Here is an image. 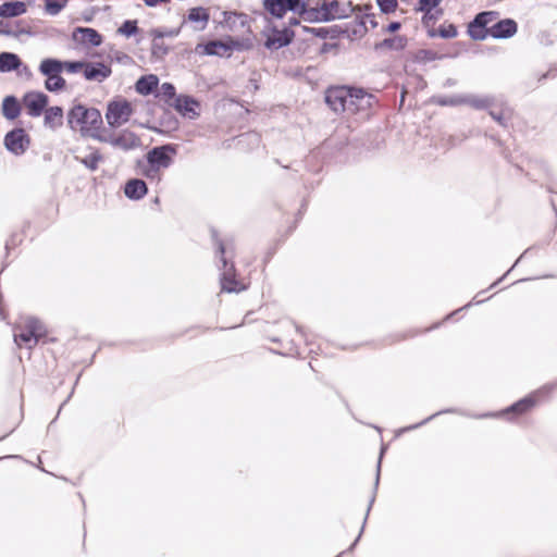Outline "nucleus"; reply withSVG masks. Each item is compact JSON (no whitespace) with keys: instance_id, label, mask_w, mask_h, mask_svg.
Instances as JSON below:
<instances>
[{"instance_id":"f257e3e1","label":"nucleus","mask_w":557,"mask_h":557,"mask_svg":"<svg viewBox=\"0 0 557 557\" xmlns=\"http://www.w3.org/2000/svg\"><path fill=\"white\" fill-rule=\"evenodd\" d=\"M67 125L71 129H79L81 135L84 137L101 136V128L103 120L101 112L94 107H88L83 103L74 104L67 112Z\"/></svg>"},{"instance_id":"f03ea898","label":"nucleus","mask_w":557,"mask_h":557,"mask_svg":"<svg viewBox=\"0 0 557 557\" xmlns=\"http://www.w3.org/2000/svg\"><path fill=\"white\" fill-rule=\"evenodd\" d=\"M211 239L216 249L219 262L221 263L220 270V282L222 292L226 293H239L246 287L244 284L236 278V269L233 262H230L226 258V247L224 242L220 238L216 228H210Z\"/></svg>"},{"instance_id":"7ed1b4c3","label":"nucleus","mask_w":557,"mask_h":557,"mask_svg":"<svg viewBox=\"0 0 557 557\" xmlns=\"http://www.w3.org/2000/svg\"><path fill=\"white\" fill-rule=\"evenodd\" d=\"M38 71L46 77L44 85L49 92H60L66 88V81L61 75V60L46 58L41 60Z\"/></svg>"},{"instance_id":"20e7f679","label":"nucleus","mask_w":557,"mask_h":557,"mask_svg":"<svg viewBox=\"0 0 557 557\" xmlns=\"http://www.w3.org/2000/svg\"><path fill=\"white\" fill-rule=\"evenodd\" d=\"M268 25L261 32V35L265 38L263 41L265 49L276 51L293 44L296 36L293 29H289V27L278 28L271 20H268Z\"/></svg>"},{"instance_id":"39448f33","label":"nucleus","mask_w":557,"mask_h":557,"mask_svg":"<svg viewBox=\"0 0 557 557\" xmlns=\"http://www.w3.org/2000/svg\"><path fill=\"white\" fill-rule=\"evenodd\" d=\"M134 113L132 103L123 97H115L107 103L106 120L111 128L127 123Z\"/></svg>"},{"instance_id":"423d86ee","label":"nucleus","mask_w":557,"mask_h":557,"mask_svg":"<svg viewBox=\"0 0 557 557\" xmlns=\"http://www.w3.org/2000/svg\"><path fill=\"white\" fill-rule=\"evenodd\" d=\"M499 15L497 11H482L475 14L472 21L468 23L467 34L475 41H483L490 36L488 24L495 21Z\"/></svg>"},{"instance_id":"0eeeda50","label":"nucleus","mask_w":557,"mask_h":557,"mask_svg":"<svg viewBox=\"0 0 557 557\" xmlns=\"http://www.w3.org/2000/svg\"><path fill=\"white\" fill-rule=\"evenodd\" d=\"M177 152L178 146L176 144L154 146L146 153V161L148 164L159 169H168L173 164Z\"/></svg>"},{"instance_id":"6e6552de","label":"nucleus","mask_w":557,"mask_h":557,"mask_svg":"<svg viewBox=\"0 0 557 557\" xmlns=\"http://www.w3.org/2000/svg\"><path fill=\"white\" fill-rule=\"evenodd\" d=\"M96 140L109 144L123 151L134 150L141 145L139 136L129 129H122L119 134H102L96 136Z\"/></svg>"},{"instance_id":"1a4fd4ad","label":"nucleus","mask_w":557,"mask_h":557,"mask_svg":"<svg viewBox=\"0 0 557 557\" xmlns=\"http://www.w3.org/2000/svg\"><path fill=\"white\" fill-rule=\"evenodd\" d=\"M3 144L9 152L22 156L30 145V137L24 128L14 127L5 134Z\"/></svg>"},{"instance_id":"9d476101","label":"nucleus","mask_w":557,"mask_h":557,"mask_svg":"<svg viewBox=\"0 0 557 557\" xmlns=\"http://www.w3.org/2000/svg\"><path fill=\"white\" fill-rule=\"evenodd\" d=\"M22 103L29 116L38 117L46 111L49 104V97L44 91L30 90L23 95Z\"/></svg>"},{"instance_id":"9b49d317","label":"nucleus","mask_w":557,"mask_h":557,"mask_svg":"<svg viewBox=\"0 0 557 557\" xmlns=\"http://www.w3.org/2000/svg\"><path fill=\"white\" fill-rule=\"evenodd\" d=\"M349 86H331L325 90L324 100L329 108L338 113L348 111Z\"/></svg>"},{"instance_id":"f8f14e48","label":"nucleus","mask_w":557,"mask_h":557,"mask_svg":"<svg viewBox=\"0 0 557 557\" xmlns=\"http://www.w3.org/2000/svg\"><path fill=\"white\" fill-rule=\"evenodd\" d=\"M171 107L184 117L194 120L200 115V102L190 95L180 94Z\"/></svg>"},{"instance_id":"ddd939ff","label":"nucleus","mask_w":557,"mask_h":557,"mask_svg":"<svg viewBox=\"0 0 557 557\" xmlns=\"http://www.w3.org/2000/svg\"><path fill=\"white\" fill-rule=\"evenodd\" d=\"M320 4L329 22L347 18L355 12V7L350 1L342 4L338 0H321Z\"/></svg>"},{"instance_id":"4468645a","label":"nucleus","mask_w":557,"mask_h":557,"mask_svg":"<svg viewBox=\"0 0 557 557\" xmlns=\"http://www.w3.org/2000/svg\"><path fill=\"white\" fill-rule=\"evenodd\" d=\"M385 449H386V447L382 446L381 450H380V456H379V460H377V463H376V473H375L373 492H372V495H371V497L369 499L368 508H367V511H366V516H364V519H363L360 532H359L358 536L356 537V540L352 542V544L346 550H344L341 554H338L336 557H342L343 554H345L347 552H352L355 549L356 545L358 544L359 540L361 539V535L363 533V530H364L368 517L370 515L371 508H372V506H373V504L375 502L376 492H377V488H379L380 478H381L382 458H383V455L385 453Z\"/></svg>"},{"instance_id":"2eb2a0df","label":"nucleus","mask_w":557,"mask_h":557,"mask_svg":"<svg viewBox=\"0 0 557 557\" xmlns=\"http://www.w3.org/2000/svg\"><path fill=\"white\" fill-rule=\"evenodd\" d=\"M72 40L85 47H99L103 42L102 35L91 27H75L72 33Z\"/></svg>"},{"instance_id":"dca6fc26","label":"nucleus","mask_w":557,"mask_h":557,"mask_svg":"<svg viewBox=\"0 0 557 557\" xmlns=\"http://www.w3.org/2000/svg\"><path fill=\"white\" fill-rule=\"evenodd\" d=\"M112 74L111 65L101 61H86L83 76L88 82L102 83Z\"/></svg>"},{"instance_id":"f3484780","label":"nucleus","mask_w":557,"mask_h":557,"mask_svg":"<svg viewBox=\"0 0 557 557\" xmlns=\"http://www.w3.org/2000/svg\"><path fill=\"white\" fill-rule=\"evenodd\" d=\"M536 403V393H532L515 401L506 409L498 412L497 416H510L508 419L511 420L530 411L533 407H535Z\"/></svg>"},{"instance_id":"a211bd4d","label":"nucleus","mask_w":557,"mask_h":557,"mask_svg":"<svg viewBox=\"0 0 557 557\" xmlns=\"http://www.w3.org/2000/svg\"><path fill=\"white\" fill-rule=\"evenodd\" d=\"M518 32V23L510 17L497 21L490 27V36L494 39H509Z\"/></svg>"},{"instance_id":"6ab92c4d","label":"nucleus","mask_w":557,"mask_h":557,"mask_svg":"<svg viewBox=\"0 0 557 557\" xmlns=\"http://www.w3.org/2000/svg\"><path fill=\"white\" fill-rule=\"evenodd\" d=\"M372 95L363 88L350 87L347 96L348 111L355 112L371 106Z\"/></svg>"},{"instance_id":"aec40b11","label":"nucleus","mask_w":557,"mask_h":557,"mask_svg":"<svg viewBox=\"0 0 557 557\" xmlns=\"http://www.w3.org/2000/svg\"><path fill=\"white\" fill-rule=\"evenodd\" d=\"M124 195L129 200H140L148 194V186L141 178H129L124 185Z\"/></svg>"},{"instance_id":"412c9836","label":"nucleus","mask_w":557,"mask_h":557,"mask_svg":"<svg viewBox=\"0 0 557 557\" xmlns=\"http://www.w3.org/2000/svg\"><path fill=\"white\" fill-rule=\"evenodd\" d=\"M160 79L156 74L141 75L135 83V91L140 96L154 95L159 86Z\"/></svg>"},{"instance_id":"4be33fe9","label":"nucleus","mask_w":557,"mask_h":557,"mask_svg":"<svg viewBox=\"0 0 557 557\" xmlns=\"http://www.w3.org/2000/svg\"><path fill=\"white\" fill-rule=\"evenodd\" d=\"M302 32L306 34H310L320 39H338L342 37V28L341 25H331V26H322V27H310L302 26Z\"/></svg>"},{"instance_id":"5701e85b","label":"nucleus","mask_w":557,"mask_h":557,"mask_svg":"<svg viewBox=\"0 0 557 557\" xmlns=\"http://www.w3.org/2000/svg\"><path fill=\"white\" fill-rule=\"evenodd\" d=\"M342 37L346 36L350 39L363 37L368 28L366 26L364 17L357 14L355 21L341 25Z\"/></svg>"},{"instance_id":"b1692460","label":"nucleus","mask_w":557,"mask_h":557,"mask_svg":"<svg viewBox=\"0 0 557 557\" xmlns=\"http://www.w3.org/2000/svg\"><path fill=\"white\" fill-rule=\"evenodd\" d=\"M1 113L8 121H14L21 115L22 106L16 96L8 95L3 98Z\"/></svg>"},{"instance_id":"393cba45","label":"nucleus","mask_w":557,"mask_h":557,"mask_svg":"<svg viewBox=\"0 0 557 557\" xmlns=\"http://www.w3.org/2000/svg\"><path fill=\"white\" fill-rule=\"evenodd\" d=\"M227 36L223 39L209 40L203 44H199L197 48L202 49L205 55L223 57L226 52H230L227 48Z\"/></svg>"},{"instance_id":"a878e982","label":"nucleus","mask_w":557,"mask_h":557,"mask_svg":"<svg viewBox=\"0 0 557 557\" xmlns=\"http://www.w3.org/2000/svg\"><path fill=\"white\" fill-rule=\"evenodd\" d=\"M27 12V5L24 1L15 0L0 4V18H14Z\"/></svg>"},{"instance_id":"bb28decb","label":"nucleus","mask_w":557,"mask_h":557,"mask_svg":"<svg viewBox=\"0 0 557 557\" xmlns=\"http://www.w3.org/2000/svg\"><path fill=\"white\" fill-rule=\"evenodd\" d=\"M408 45V38L403 35H396L394 37L385 38L379 42L374 44V50L376 52L382 51L383 49L401 51Z\"/></svg>"},{"instance_id":"cd10ccee","label":"nucleus","mask_w":557,"mask_h":557,"mask_svg":"<svg viewBox=\"0 0 557 557\" xmlns=\"http://www.w3.org/2000/svg\"><path fill=\"white\" fill-rule=\"evenodd\" d=\"M23 65L22 59L14 52H0V73L18 71Z\"/></svg>"},{"instance_id":"c85d7f7f","label":"nucleus","mask_w":557,"mask_h":557,"mask_svg":"<svg viewBox=\"0 0 557 557\" xmlns=\"http://www.w3.org/2000/svg\"><path fill=\"white\" fill-rule=\"evenodd\" d=\"M301 20L308 23H329L324 11H322V7L320 1L317 2L314 7L310 5V0L307 2L306 12L299 15Z\"/></svg>"},{"instance_id":"c756f323","label":"nucleus","mask_w":557,"mask_h":557,"mask_svg":"<svg viewBox=\"0 0 557 557\" xmlns=\"http://www.w3.org/2000/svg\"><path fill=\"white\" fill-rule=\"evenodd\" d=\"M45 126L54 129L63 124V108L60 106L47 107L44 112Z\"/></svg>"},{"instance_id":"7c9ffc66","label":"nucleus","mask_w":557,"mask_h":557,"mask_svg":"<svg viewBox=\"0 0 557 557\" xmlns=\"http://www.w3.org/2000/svg\"><path fill=\"white\" fill-rule=\"evenodd\" d=\"M13 338L18 347L24 345L26 348L32 349L37 345V338L34 337L25 324L14 330Z\"/></svg>"},{"instance_id":"2f4dec72","label":"nucleus","mask_w":557,"mask_h":557,"mask_svg":"<svg viewBox=\"0 0 557 557\" xmlns=\"http://www.w3.org/2000/svg\"><path fill=\"white\" fill-rule=\"evenodd\" d=\"M223 22H222V25L226 26L227 28H230L231 30L234 29V25L231 24V20L233 17H236L238 20V25L239 27L242 28H247L249 33H251L250 30V22H251V18L248 14L244 13V12H233V11H224L223 13Z\"/></svg>"},{"instance_id":"473e14b6","label":"nucleus","mask_w":557,"mask_h":557,"mask_svg":"<svg viewBox=\"0 0 557 557\" xmlns=\"http://www.w3.org/2000/svg\"><path fill=\"white\" fill-rule=\"evenodd\" d=\"M263 10L275 20H282L286 15V5L284 0H262Z\"/></svg>"},{"instance_id":"72a5a7b5","label":"nucleus","mask_w":557,"mask_h":557,"mask_svg":"<svg viewBox=\"0 0 557 557\" xmlns=\"http://www.w3.org/2000/svg\"><path fill=\"white\" fill-rule=\"evenodd\" d=\"M210 20V13L207 8L203 7H194L188 10L187 21L191 23H200L201 26L198 27V30H203L207 27V24Z\"/></svg>"},{"instance_id":"f704fd0d","label":"nucleus","mask_w":557,"mask_h":557,"mask_svg":"<svg viewBox=\"0 0 557 557\" xmlns=\"http://www.w3.org/2000/svg\"><path fill=\"white\" fill-rule=\"evenodd\" d=\"M494 103V97H479L474 95H462V104H468L475 110H486Z\"/></svg>"},{"instance_id":"c9c22d12","label":"nucleus","mask_w":557,"mask_h":557,"mask_svg":"<svg viewBox=\"0 0 557 557\" xmlns=\"http://www.w3.org/2000/svg\"><path fill=\"white\" fill-rule=\"evenodd\" d=\"M458 35L457 26L453 23L448 25H440L436 29L431 28L428 30V36L430 38L441 37L444 39H451Z\"/></svg>"},{"instance_id":"e433bc0d","label":"nucleus","mask_w":557,"mask_h":557,"mask_svg":"<svg viewBox=\"0 0 557 557\" xmlns=\"http://www.w3.org/2000/svg\"><path fill=\"white\" fill-rule=\"evenodd\" d=\"M24 324L29 330V332L34 335V337L37 338V344L40 342V339L46 337L47 329L38 318L29 317L26 319Z\"/></svg>"},{"instance_id":"4c0bfd02","label":"nucleus","mask_w":557,"mask_h":557,"mask_svg":"<svg viewBox=\"0 0 557 557\" xmlns=\"http://www.w3.org/2000/svg\"><path fill=\"white\" fill-rule=\"evenodd\" d=\"M176 88L172 83L165 82L160 87L158 86L154 97H160L164 102L171 107L174 99L177 98Z\"/></svg>"},{"instance_id":"58836bf2","label":"nucleus","mask_w":557,"mask_h":557,"mask_svg":"<svg viewBox=\"0 0 557 557\" xmlns=\"http://www.w3.org/2000/svg\"><path fill=\"white\" fill-rule=\"evenodd\" d=\"M432 103L441 107H457L462 104V95L454 96H433L431 98Z\"/></svg>"},{"instance_id":"ea45409f","label":"nucleus","mask_w":557,"mask_h":557,"mask_svg":"<svg viewBox=\"0 0 557 557\" xmlns=\"http://www.w3.org/2000/svg\"><path fill=\"white\" fill-rule=\"evenodd\" d=\"M445 57V54H440L430 49H420L414 53L413 61L417 63H428L435 60H442Z\"/></svg>"},{"instance_id":"a19ab883","label":"nucleus","mask_w":557,"mask_h":557,"mask_svg":"<svg viewBox=\"0 0 557 557\" xmlns=\"http://www.w3.org/2000/svg\"><path fill=\"white\" fill-rule=\"evenodd\" d=\"M140 28L138 27L137 20H125L117 28V34L126 38H131L139 34Z\"/></svg>"},{"instance_id":"79ce46f5","label":"nucleus","mask_w":557,"mask_h":557,"mask_svg":"<svg viewBox=\"0 0 557 557\" xmlns=\"http://www.w3.org/2000/svg\"><path fill=\"white\" fill-rule=\"evenodd\" d=\"M444 413H459V414H463V412H461L459 409L457 408H447V409H443V410H440L431 416H429L428 418H425L424 420H422L421 422L419 423H416V424H412V425H408L404 429H401V432H408V431H411V430H416L424 424H426L428 422H430L431 420H433L434 418H436L437 416H441V414H444Z\"/></svg>"},{"instance_id":"37998d69","label":"nucleus","mask_w":557,"mask_h":557,"mask_svg":"<svg viewBox=\"0 0 557 557\" xmlns=\"http://www.w3.org/2000/svg\"><path fill=\"white\" fill-rule=\"evenodd\" d=\"M103 160L102 154L99 150H94L88 156L82 158L81 163L86 166L90 171H96L98 169L99 162Z\"/></svg>"},{"instance_id":"c03bdc74","label":"nucleus","mask_w":557,"mask_h":557,"mask_svg":"<svg viewBox=\"0 0 557 557\" xmlns=\"http://www.w3.org/2000/svg\"><path fill=\"white\" fill-rule=\"evenodd\" d=\"M227 40H228L227 48L230 49V52L234 51V50H236V51L249 50L252 47L251 40L249 38L235 39L234 37L227 35Z\"/></svg>"},{"instance_id":"a18cd8bd","label":"nucleus","mask_w":557,"mask_h":557,"mask_svg":"<svg viewBox=\"0 0 557 557\" xmlns=\"http://www.w3.org/2000/svg\"><path fill=\"white\" fill-rule=\"evenodd\" d=\"M69 0H45V11L49 15H58L66 5Z\"/></svg>"},{"instance_id":"49530a36","label":"nucleus","mask_w":557,"mask_h":557,"mask_svg":"<svg viewBox=\"0 0 557 557\" xmlns=\"http://www.w3.org/2000/svg\"><path fill=\"white\" fill-rule=\"evenodd\" d=\"M169 51V47L163 41H159V39L153 38L151 44V57L153 59L163 60Z\"/></svg>"},{"instance_id":"de8ad7c7","label":"nucleus","mask_w":557,"mask_h":557,"mask_svg":"<svg viewBox=\"0 0 557 557\" xmlns=\"http://www.w3.org/2000/svg\"><path fill=\"white\" fill-rule=\"evenodd\" d=\"M286 11L297 14L298 16L306 12L307 2L309 0H284Z\"/></svg>"},{"instance_id":"09e8293b","label":"nucleus","mask_w":557,"mask_h":557,"mask_svg":"<svg viewBox=\"0 0 557 557\" xmlns=\"http://www.w3.org/2000/svg\"><path fill=\"white\" fill-rule=\"evenodd\" d=\"M85 65H86L85 60H67V61L61 60L62 71H66L67 73H72V74L78 73L81 71L83 72Z\"/></svg>"},{"instance_id":"8fccbe9b","label":"nucleus","mask_w":557,"mask_h":557,"mask_svg":"<svg viewBox=\"0 0 557 557\" xmlns=\"http://www.w3.org/2000/svg\"><path fill=\"white\" fill-rule=\"evenodd\" d=\"M442 0H419L414 10L422 13H431L441 4Z\"/></svg>"},{"instance_id":"3c124183","label":"nucleus","mask_w":557,"mask_h":557,"mask_svg":"<svg viewBox=\"0 0 557 557\" xmlns=\"http://www.w3.org/2000/svg\"><path fill=\"white\" fill-rule=\"evenodd\" d=\"M376 4L382 14L394 13L398 7L397 0H376Z\"/></svg>"},{"instance_id":"603ef678","label":"nucleus","mask_w":557,"mask_h":557,"mask_svg":"<svg viewBox=\"0 0 557 557\" xmlns=\"http://www.w3.org/2000/svg\"><path fill=\"white\" fill-rule=\"evenodd\" d=\"M180 34V28L173 29H163V28H152L150 30V35L154 39H162L164 37H176Z\"/></svg>"},{"instance_id":"864d4df0","label":"nucleus","mask_w":557,"mask_h":557,"mask_svg":"<svg viewBox=\"0 0 557 557\" xmlns=\"http://www.w3.org/2000/svg\"><path fill=\"white\" fill-rule=\"evenodd\" d=\"M23 21H16L14 27H11V35L9 37L18 38L21 35L32 36L33 33L30 29L22 26Z\"/></svg>"},{"instance_id":"5fc2aeb1","label":"nucleus","mask_w":557,"mask_h":557,"mask_svg":"<svg viewBox=\"0 0 557 557\" xmlns=\"http://www.w3.org/2000/svg\"><path fill=\"white\" fill-rule=\"evenodd\" d=\"M161 124L166 125L170 129H176L178 121L171 112H165L162 116Z\"/></svg>"},{"instance_id":"6e6d98bb","label":"nucleus","mask_w":557,"mask_h":557,"mask_svg":"<svg viewBox=\"0 0 557 557\" xmlns=\"http://www.w3.org/2000/svg\"><path fill=\"white\" fill-rule=\"evenodd\" d=\"M160 170L161 169H159L158 166H153L147 163V165L141 170V174L147 178L153 180L158 177Z\"/></svg>"},{"instance_id":"4d7b16f0","label":"nucleus","mask_w":557,"mask_h":557,"mask_svg":"<svg viewBox=\"0 0 557 557\" xmlns=\"http://www.w3.org/2000/svg\"><path fill=\"white\" fill-rule=\"evenodd\" d=\"M488 114L495 121L497 122L500 126L503 127H508V121L507 119L504 116L503 112L499 111V112H496L494 110H488Z\"/></svg>"},{"instance_id":"13d9d810","label":"nucleus","mask_w":557,"mask_h":557,"mask_svg":"<svg viewBox=\"0 0 557 557\" xmlns=\"http://www.w3.org/2000/svg\"><path fill=\"white\" fill-rule=\"evenodd\" d=\"M371 8H372L371 4L364 5V13L363 14H359V16H363L364 17V22H367V20H368L370 25H371V27L372 28H376L379 23H377V21L375 18V14L367 12Z\"/></svg>"},{"instance_id":"bf43d9fd","label":"nucleus","mask_w":557,"mask_h":557,"mask_svg":"<svg viewBox=\"0 0 557 557\" xmlns=\"http://www.w3.org/2000/svg\"><path fill=\"white\" fill-rule=\"evenodd\" d=\"M22 243V238H18L16 234H12L10 238L5 242V250L9 253L10 249L16 247Z\"/></svg>"},{"instance_id":"052dcab7","label":"nucleus","mask_w":557,"mask_h":557,"mask_svg":"<svg viewBox=\"0 0 557 557\" xmlns=\"http://www.w3.org/2000/svg\"><path fill=\"white\" fill-rule=\"evenodd\" d=\"M531 249H532L531 247H530V248H528V249H525V250H524V252H523V253H522V255H521V256L516 260V262L513 263V265H512V267H511V268H510V269H509V270H508V271H507V272H506L502 277H499L496 282H494V283L490 286V288L495 287L499 282H502V281L505 278V276H506V275H507V274H508V273H509V272H510V271H511V270H512V269H513V268L519 263V261H520V260H521V259H522L527 253H529V252L531 251Z\"/></svg>"},{"instance_id":"680f3d73","label":"nucleus","mask_w":557,"mask_h":557,"mask_svg":"<svg viewBox=\"0 0 557 557\" xmlns=\"http://www.w3.org/2000/svg\"><path fill=\"white\" fill-rule=\"evenodd\" d=\"M400 28L401 23L399 21H393L383 28V32L394 34L397 33Z\"/></svg>"},{"instance_id":"e2e57ef3","label":"nucleus","mask_w":557,"mask_h":557,"mask_svg":"<svg viewBox=\"0 0 557 557\" xmlns=\"http://www.w3.org/2000/svg\"><path fill=\"white\" fill-rule=\"evenodd\" d=\"M437 14L436 15H432L431 13H423V16H422V24L428 26L430 24L431 21H435L438 18V15H441L443 13V10L440 9L437 10L436 12Z\"/></svg>"},{"instance_id":"0e129e2a","label":"nucleus","mask_w":557,"mask_h":557,"mask_svg":"<svg viewBox=\"0 0 557 557\" xmlns=\"http://www.w3.org/2000/svg\"><path fill=\"white\" fill-rule=\"evenodd\" d=\"M338 48V44L336 42H323L322 46L320 47V54H325L327 52H330L331 50L333 49H337Z\"/></svg>"},{"instance_id":"69168bd1","label":"nucleus","mask_w":557,"mask_h":557,"mask_svg":"<svg viewBox=\"0 0 557 557\" xmlns=\"http://www.w3.org/2000/svg\"><path fill=\"white\" fill-rule=\"evenodd\" d=\"M0 35L8 36L11 35V26L9 23H5L0 20Z\"/></svg>"},{"instance_id":"338daca9","label":"nucleus","mask_w":557,"mask_h":557,"mask_svg":"<svg viewBox=\"0 0 557 557\" xmlns=\"http://www.w3.org/2000/svg\"><path fill=\"white\" fill-rule=\"evenodd\" d=\"M277 245H278V243H276L273 247L268 249V251L265 252L264 259H263L264 263H268L273 258V256L276 253Z\"/></svg>"},{"instance_id":"774afa93","label":"nucleus","mask_w":557,"mask_h":557,"mask_svg":"<svg viewBox=\"0 0 557 557\" xmlns=\"http://www.w3.org/2000/svg\"><path fill=\"white\" fill-rule=\"evenodd\" d=\"M307 207H308V201H307V199H304V200H302V202H301V205H300V208H299L298 212L296 213V221H295L296 223H297L299 220H301V218H302L304 213H305V212H306V210H307Z\"/></svg>"}]
</instances>
